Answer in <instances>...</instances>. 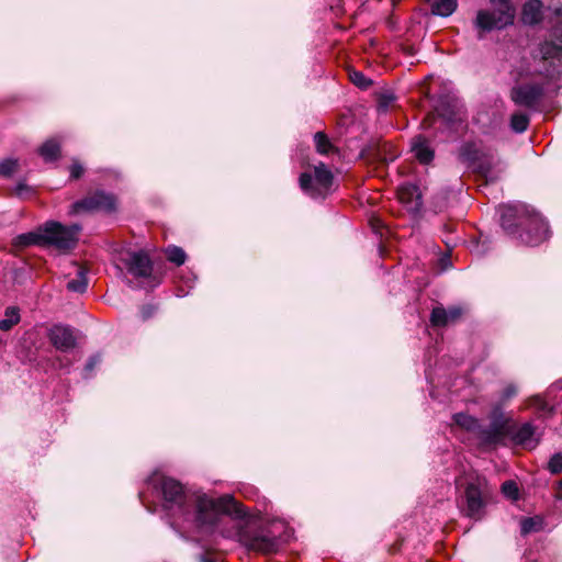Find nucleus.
Listing matches in <instances>:
<instances>
[{
  "mask_svg": "<svg viewBox=\"0 0 562 562\" xmlns=\"http://www.w3.org/2000/svg\"><path fill=\"white\" fill-rule=\"evenodd\" d=\"M147 483L161 496L166 510L192 522L198 530L211 531L223 515L243 517L246 514L243 504L229 494L214 498L189 491L178 480L160 474L151 475Z\"/></svg>",
  "mask_w": 562,
  "mask_h": 562,
  "instance_id": "obj_1",
  "label": "nucleus"
},
{
  "mask_svg": "<svg viewBox=\"0 0 562 562\" xmlns=\"http://www.w3.org/2000/svg\"><path fill=\"white\" fill-rule=\"evenodd\" d=\"M499 223L507 236L526 246H539L550 237L544 217L522 203L502 205Z\"/></svg>",
  "mask_w": 562,
  "mask_h": 562,
  "instance_id": "obj_2",
  "label": "nucleus"
},
{
  "mask_svg": "<svg viewBox=\"0 0 562 562\" xmlns=\"http://www.w3.org/2000/svg\"><path fill=\"white\" fill-rule=\"evenodd\" d=\"M243 517L229 515L233 519L239 520L237 525L238 542L247 549L262 555L276 554L280 550V539L270 529L260 525L257 520L249 518L247 508Z\"/></svg>",
  "mask_w": 562,
  "mask_h": 562,
  "instance_id": "obj_3",
  "label": "nucleus"
},
{
  "mask_svg": "<svg viewBox=\"0 0 562 562\" xmlns=\"http://www.w3.org/2000/svg\"><path fill=\"white\" fill-rule=\"evenodd\" d=\"M538 72L552 78L562 67V20L552 29L550 36L539 46Z\"/></svg>",
  "mask_w": 562,
  "mask_h": 562,
  "instance_id": "obj_4",
  "label": "nucleus"
},
{
  "mask_svg": "<svg viewBox=\"0 0 562 562\" xmlns=\"http://www.w3.org/2000/svg\"><path fill=\"white\" fill-rule=\"evenodd\" d=\"M117 206L119 202L114 193L97 189L89 191L82 199L74 202L70 205L69 214L103 213L110 215L117 211Z\"/></svg>",
  "mask_w": 562,
  "mask_h": 562,
  "instance_id": "obj_5",
  "label": "nucleus"
},
{
  "mask_svg": "<svg viewBox=\"0 0 562 562\" xmlns=\"http://www.w3.org/2000/svg\"><path fill=\"white\" fill-rule=\"evenodd\" d=\"M80 231L79 224L66 226L57 221H46L43 224L44 247L69 251L77 246Z\"/></svg>",
  "mask_w": 562,
  "mask_h": 562,
  "instance_id": "obj_6",
  "label": "nucleus"
},
{
  "mask_svg": "<svg viewBox=\"0 0 562 562\" xmlns=\"http://www.w3.org/2000/svg\"><path fill=\"white\" fill-rule=\"evenodd\" d=\"M464 507L462 512L465 517L475 521L482 520L486 515L488 504L487 486L480 480L468 482L464 492Z\"/></svg>",
  "mask_w": 562,
  "mask_h": 562,
  "instance_id": "obj_7",
  "label": "nucleus"
},
{
  "mask_svg": "<svg viewBox=\"0 0 562 562\" xmlns=\"http://www.w3.org/2000/svg\"><path fill=\"white\" fill-rule=\"evenodd\" d=\"M516 10L505 7L504 10H479L473 22L477 31V38L483 40L485 34L494 30H504L512 25Z\"/></svg>",
  "mask_w": 562,
  "mask_h": 562,
  "instance_id": "obj_8",
  "label": "nucleus"
},
{
  "mask_svg": "<svg viewBox=\"0 0 562 562\" xmlns=\"http://www.w3.org/2000/svg\"><path fill=\"white\" fill-rule=\"evenodd\" d=\"M128 273L136 279H151L156 285L161 282V278L154 271V262L145 250L128 251L126 257L122 258Z\"/></svg>",
  "mask_w": 562,
  "mask_h": 562,
  "instance_id": "obj_9",
  "label": "nucleus"
},
{
  "mask_svg": "<svg viewBox=\"0 0 562 562\" xmlns=\"http://www.w3.org/2000/svg\"><path fill=\"white\" fill-rule=\"evenodd\" d=\"M359 157L370 164L386 166L398 157V151L391 143L374 138L362 147Z\"/></svg>",
  "mask_w": 562,
  "mask_h": 562,
  "instance_id": "obj_10",
  "label": "nucleus"
},
{
  "mask_svg": "<svg viewBox=\"0 0 562 562\" xmlns=\"http://www.w3.org/2000/svg\"><path fill=\"white\" fill-rule=\"evenodd\" d=\"M544 95V88L540 83H524L515 86L510 90L512 101L528 109H535Z\"/></svg>",
  "mask_w": 562,
  "mask_h": 562,
  "instance_id": "obj_11",
  "label": "nucleus"
},
{
  "mask_svg": "<svg viewBox=\"0 0 562 562\" xmlns=\"http://www.w3.org/2000/svg\"><path fill=\"white\" fill-rule=\"evenodd\" d=\"M49 344L58 351L68 352L76 348V329L69 325L55 324L47 330Z\"/></svg>",
  "mask_w": 562,
  "mask_h": 562,
  "instance_id": "obj_12",
  "label": "nucleus"
},
{
  "mask_svg": "<svg viewBox=\"0 0 562 562\" xmlns=\"http://www.w3.org/2000/svg\"><path fill=\"white\" fill-rule=\"evenodd\" d=\"M510 426L504 423L491 422L487 427L481 426L479 441L484 447L506 446V439H509Z\"/></svg>",
  "mask_w": 562,
  "mask_h": 562,
  "instance_id": "obj_13",
  "label": "nucleus"
},
{
  "mask_svg": "<svg viewBox=\"0 0 562 562\" xmlns=\"http://www.w3.org/2000/svg\"><path fill=\"white\" fill-rule=\"evenodd\" d=\"M435 112L438 117L442 119L448 125L454 124L458 121L457 99L449 93H441L437 99Z\"/></svg>",
  "mask_w": 562,
  "mask_h": 562,
  "instance_id": "obj_14",
  "label": "nucleus"
},
{
  "mask_svg": "<svg viewBox=\"0 0 562 562\" xmlns=\"http://www.w3.org/2000/svg\"><path fill=\"white\" fill-rule=\"evenodd\" d=\"M411 150L422 165H429L435 158V149L431 147V142L423 134L415 135L411 139Z\"/></svg>",
  "mask_w": 562,
  "mask_h": 562,
  "instance_id": "obj_15",
  "label": "nucleus"
},
{
  "mask_svg": "<svg viewBox=\"0 0 562 562\" xmlns=\"http://www.w3.org/2000/svg\"><path fill=\"white\" fill-rule=\"evenodd\" d=\"M397 196L401 203L418 213L423 209V196L419 187L414 183H404L397 189Z\"/></svg>",
  "mask_w": 562,
  "mask_h": 562,
  "instance_id": "obj_16",
  "label": "nucleus"
},
{
  "mask_svg": "<svg viewBox=\"0 0 562 562\" xmlns=\"http://www.w3.org/2000/svg\"><path fill=\"white\" fill-rule=\"evenodd\" d=\"M11 246L16 250H23L31 246L44 247L43 224L34 231L15 236L11 241Z\"/></svg>",
  "mask_w": 562,
  "mask_h": 562,
  "instance_id": "obj_17",
  "label": "nucleus"
},
{
  "mask_svg": "<svg viewBox=\"0 0 562 562\" xmlns=\"http://www.w3.org/2000/svg\"><path fill=\"white\" fill-rule=\"evenodd\" d=\"M509 440L516 446H526L535 436L536 427L532 423H525L518 426L514 420L510 426Z\"/></svg>",
  "mask_w": 562,
  "mask_h": 562,
  "instance_id": "obj_18",
  "label": "nucleus"
},
{
  "mask_svg": "<svg viewBox=\"0 0 562 562\" xmlns=\"http://www.w3.org/2000/svg\"><path fill=\"white\" fill-rule=\"evenodd\" d=\"M493 168L492 159L482 154L481 157L471 166V171L475 173L480 179L483 180L484 184H488L490 182H494L495 178L491 177Z\"/></svg>",
  "mask_w": 562,
  "mask_h": 562,
  "instance_id": "obj_19",
  "label": "nucleus"
},
{
  "mask_svg": "<svg viewBox=\"0 0 562 562\" xmlns=\"http://www.w3.org/2000/svg\"><path fill=\"white\" fill-rule=\"evenodd\" d=\"M521 20L527 25H536L541 22V2L539 0H529L522 7Z\"/></svg>",
  "mask_w": 562,
  "mask_h": 562,
  "instance_id": "obj_20",
  "label": "nucleus"
},
{
  "mask_svg": "<svg viewBox=\"0 0 562 562\" xmlns=\"http://www.w3.org/2000/svg\"><path fill=\"white\" fill-rule=\"evenodd\" d=\"M37 151H38V155L46 162H54V161L58 160L61 156L60 144L55 138H49L46 142H44L40 146Z\"/></svg>",
  "mask_w": 562,
  "mask_h": 562,
  "instance_id": "obj_21",
  "label": "nucleus"
},
{
  "mask_svg": "<svg viewBox=\"0 0 562 562\" xmlns=\"http://www.w3.org/2000/svg\"><path fill=\"white\" fill-rule=\"evenodd\" d=\"M314 180L315 184L323 193V190H328L333 186L334 175L324 162H319V165L314 168Z\"/></svg>",
  "mask_w": 562,
  "mask_h": 562,
  "instance_id": "obj_22",
  "label": "nucleus"
},
{
  "mask_svg": "<svg viewBox=\"0 0 562 562\" xmlns=\"http://www.w3.org/2000/svg\"><path fill=\"white\" fill-rule=\"evenodd\" d=\"M453 423L459 426L460 428L471 431L479 437L481 424L477 418L465 414V413H457L452 416Z\"/></svg>",
  "mask_w": 562,
  "mask_h": 562,
  "instance_id": "obj_23",
  "label": "nucleus"
},
{
  "mask_svg": "<svg viewBox=\"0 0 562 562\" xmlns=\"http://www.w3.org/2000/svg\"><path fill=\"white\" fill-rule=\"evenodd\" d=\"M458 9V0H437L431 3L430 12L434 15L448 18Z\"/></svg>",
  "mask_w": 562,
  "mask_h": 562,
  "instance_id": "obj_24",
  "label": "nucleus"
},
{
  "mask_svg": "<svg viewBox=\"0 0 562 562\" xmlns=\"http://www.w3.org/2000/svg\"><path fill=\"white\" fill-rule=\"evenodd\" d=\"M483 153L479 150L473 143H465L459 151V159L470 169L471 166L481 157Z\"/></svg>",
  "mask_w": 562,
  "mask_h": 562,
  "instance_id": "obj_25",
  "label": "nucleus"
},
{
  "mask_svg": "<svg viewBox=\"0 0 562 562\" xmlns=\"http://www.w3.org/2000/svg\"><path fill=\"white\" fill-rule=\"evenodd\" d=\"M88 288L87 269L83 266L78 268L76 278L67 283V289L76 293H85Z\"/></svg>",
  "mask_w": 562,
  "mask_h": 562,
  "instance_id": "obj_26",
  "label": "nucleus"
},
{
  "mask_svg": "<svg viewBox=\"0 0 562 562\" xmlns=\"http://www.w3.org/2000/svg\"><path fill=\"white\" fill-rule=\"evenodd\" d=\"M299 184L301 190L312 198L322 196L321 190L315 184L313 176L308 172H302L299 177Z\"/></svg>",
  "mask_w": 562,
  "mask_h": 562,
  "instance_id": "obj_27",
  "label": "nucleus"
},
{
  "mask_svg": "<svg viewBox=\"0 0 562 562\" xmlns=\"http://www.w3.org/2000/svg\"><path fill=\"white\" fill-rule=\"evenodd\" d=\"M20 310L16 306H8L4 311V318L0 321V330L9 331L20 323Z\"/></svg>",
  "mask_w": 562,
  "mask_h": 562,
  "instance_id": "obj_28",
  "label": "nucleus"
},
{
  "mask_svg": "<svg viewBox=\"0 0 562 562\" xmlns=\"http://www.w3.org/2000/svg\"><path fill=\"white\" fill-rule=\"evenodd\" d=\"M314 143L316 151L321 155H328L331 151H337V148L331 144L328 136L324 132L315 133Z\"/></svg>",
  "mask_w": 562,
  "mask_h": 562,
  "instance_id": "obj_29",
  "label": "nucleus"
},
{
  "mask_svg": "<svg viewBox=\"0 0 562 562\" xmlns=\"http://www.w3.org/2000/svg\"><path fill=\"white\" fill-rule=\"evenodd\" d=\"M530 124V117L528 114L522 112H515L510 116V128L515 133H524L528 130Z\"/></svg>",
  "mask_w": 562,
  "mask_h": 562,
  "instance_id": "obj_30",
  "label": "nucleus"
},
{
  "mask_svg": "<svg viewBox=\"0 0 562 562\" xmlns=\"http://www.w3.org/2000/svg\"><path fill=\"white\" fill-rule=\"evenodd\" d=\"M166 258L169 262L175 263L177 267H180L184 265L187 260V254L186 251L176 245H169L165 249Z\"/></svg>",
  "mask_w": 562,
  "mask_h": 562,
  "instance_id": "obj_31",
  "label": "nucleus"
},
{
  "mask_svg": "<svg viewBox=\"0 0 562 562\" xmlns=\"http://www.w3.org/2000/svg\"><path fill=\"white\" fill-rule=\"evenodd\" d=\"M348 77L356 87L362 90H367L373 85V81L371 79L366 77L363 72L356 69L349 70Z\"/></svg>",
  "mask_w": 562,
  "mask_h": 562,
  "instance_id": "obj_32",
  "label": "nucleus"
},
{
  "mask_svg": "<svg viewBox=\"0 0 562 562\" xmlns=\"http://www.w3.org/2000/svg\"><path fill=\"white\" fill-rule=\"evenodd\" d=\"M19 159L7 158L0 161V178H10L19 170Z\"/></svg>",
  "mask_w": 562,
  "mask_h": 562,
  "instance_id": "obj_33",
  "label": "nucleus"
},
{
  "mask_svg": "<svg viewBox=\"0 0 562 562\" xmlns=\"http://www.w3.org/2000/svg\"><path fill=\"white\" fill-rule=\"evenodd\" d=\"M430 323L434 327H445L448 325V317L443 306H435L430 314Z\"/></svg>",
  "mask_w": 562,
  "mask_h": 562,
  "instance_id": "obj_34",
  "label": "nucleus"
},
{
  "mask_svg": "<svg viewBox=\"0 0 562 562\" xmlns=\"http://www.w3.org/2000/svg\"><path fill=\"white\" fill-rule=\"evenodd\" d=\"M541 529V522L533 517L522 518L520 521V533L527 536L531 532L539 531Z\"/></svg>",
  "mask_w": 562,
  "mask_h": 562,
  "instance_id": "obj_35",
  "label": "nucleus"
},
{
  "mask_svg": "<svg viewBox=\"0 0 562 562\" xmlns=\"http://www.w3.org/2000/svg\"><path fill=\"white\" fill-rule=\"evenodd\" d=\"M457 226L458 224L453 221H448L442 225V232L445 234L442 241L447 245V247H453L457 244L458 238L450 237V235L457 231Z\"/></svg>",
  "mask_w": 562,
  "mask_h": 562,
  "instance_id": "obj_36",
  "label": "nucleus"
},
{
  "mask_svg": "<svg viewBox=\"0 0 562 562\" xmlns=\"http://www.w3.org/2000/svg\"><path fill=\"white\" fill-rule=\"evenodd\" d=\"M101 361H102L101 353H94V355L90 356L83 367L82 378L86 380L90 379L92 376V373H93L95 367L99 366L101 363Z\"/></svg>",
  "mask_w": 562,
  "mask_h": 562,
  "instance_id": "obj_37",
  "label": "nucleus"
},
{
  "mask_svg": "<svg viewBox=\"0 0 562 562\" xmlns=\"http://www.w3.org/2000/svg\"><path fill=\"white\" fill-rule=\"evenodd\" d=\"M502 493L512 501H517L519 498V488L515 481L507 480L501 486Z\"/></svg>",
  "mask_w": 562,
  "mask_h": 562,
  "instance_id": "obj_38",
  "label": "nucleus"
},
{
  "mask_svg": "<svg viewBox=\"0 0 562 562\" xmlns=\"http://www.w3.org/2000/svg\"><path fill=\"white\" fill-rule=\"evenodd\" d=\"M490 419L491 422L496 423H504L506 426H512L513 419L509 417H506L503 412L502 404H496L493 406L491 413H490Z\"/></svg>",
  "mask_w": 562,
  "mask_h": 562,
  "instance_id": "obj_39",
  "label": "nucleus"
},
{
  "mask_svg": "<svg viewBox=\"0 0 562 562\" xmlns=\"http://www.w3.org/2000/svg\"><path fill=\"white\" fill-rule=\"evenodd\" d=\"M396 97L391 92L381 93L378 97V110L380 112H386L390 106L395 102Z\"/></svg>",
  "mask_w": 562,
  "mask_h": 562,
  "instance_id": "obj_40",
  "label": "nucleus"
},
{
  "mask_svg": "<svg viewBox=\"0 0 562 562\" xmlns=\"http://www.w3.org/2000/svg\"><path fill=\"white\" fill-rule=\"evenodd\" d=\"M547 469L554 475L562 473V452H557L551 456Z\"/></svg>",
  "mask_w": 562,
  "mask_h": 562,
  "instance_id": "obj_41",
  "label": "nucleus"
},
{
  "mask_svg": "<svg viewBox=\"0 0 562 562\" xmlns=\"http://www.w3.org/2000/svg\"><path fill=\"white\" fill-rule=\"evenodd\" d=\"M70 180H79L85 172L83 166L77 159H72V164L69 167Z\"/></svg>",
  "mask_w": 562,
  "mask_h": 562,
  "instance_id": "obj_42",
  "label": "nucleus"
},
{
  "mask_svg": "<svg viewBox=\"0 0 562 562\" xmlns=\"http://www.w3.org/2000/svg\"><path fill=\"white\" fill-rule=\"evenodd\" d=\"M518 393V389L515 384H508L504 387V390L502 391V394H501V403L499 404H504L506 402H508L509 400H512L513 397H515Z\"/></svg>",
  "mask_w": 562,
  "mask_h": 562,
  "instance_id": "obj_43",
  "label": "nucleus"
},
{
  "mask_svg": "<svg viewBox=\"0 0 562 562\" xmlns=\"http://www.w3.org/2000/svg\"><path fill=\"white\" fill-rule=\"evenodd\" d=\"M462 308L459 306H450L446 308L448 324L457 322L462 315Z\"/></svg>",
  "mask_w": 562,
  "mask_h": 562,
  "instance_id": "obj_44",
  "label": "nucleus"
},
{
  "mask_svg": "<svg viewBox=\"0 0 562 562\" xmlns=\"http://www.w3.org/2000/svg\"><path fill=\"white\" fill-rule=\"evenodd\" d=\"M156 311H157V306H155L153 304L143 305L140 308V316H142L143 321H147L150 317H153L155 315Z\"/></svg>",
  "mask_w": 562,
  "mask_h": 562,
  "instance_id": "obj_45",
  "label": "nucleus"
},
{
  "mask_svg": "<svg viewBox=\"0 0 562 562\" xmlns=\"http://www.w3.org/2000/svg\"><path fill=\"white\" fill-rule=\"evenodd\" d=\"M33 190L30 186H27L25 182L20 181L14 189V194L19 198H22L24 193H30Z\"/></svg>",
  "mask_w": 562,
  "mask_h": 562,
  "instance_id": "obj_46",
  "label": "nucleus"
},
{
  "mask_svg": "<svg viewBox=\"0 0 562 562\" xmlns=\"http://www.w3.org/2000/svg\"><path fill=\"white\" fill-rule=\"evenodd\" d=\"M403 543H404V538L402 537H398L389 548V552L391 554H397L401 552V549L403 547Z\"/></svg>",
  "mask_w": 562,
  "mask_h": 562,
  "instance_id": "obj_47",
  "label": "nucleus"
},
{
  "mask_svg": "<svg viewBox=\"0 0 562 562\" xmlns=\"http://www.w3.org/2000/svg\"><path fill=\"white\" fill-rule=\"evenodd\" d=\"M492 3L496 4V8L493 10H504L505 7L508 9H515L512 4L510 0H490Z\"/></svg>",
  "mask_w": 562,
  "mask_h": 562,
  "instance_id": "obj_48",
  "label": "nucleus"
},
{
  "mask_svg": "<svg viewBox=\"0 0 562 562\" xmlns=\"http://www.w3.org/2000/svg\"><path fill=\"white\" fill-rule=\"evenodd\" d=\"M437 113L434 111V112H429L425 119L423 120V125L424 126H427V127H430L434 125V123L436 122V119H437Z\"/></svg>",
  "mask_w": 562,
  "mask_h": 562,
  "instance_id": "obj_49",
  "label": "nucleus"
},
{
  "mask_svg": "<svg viewBox=\"0 0 562 562\" xmlns=\"http://www.w3.org/2000/svg\"><path fill=\"white\" fill-rule=\"evenodd\" d=\"M549 9L553 11V13L558 16L562 15V1L558 0L557 3L551 2L549 4Z\"/></svg>",
  "mask_w": 562,
  "mask_h": 562,
  "instance_id": "obj_50",
  "label": "nucleus"
},
{
  "mask_svg": "<svg viewBox=\"0 0 562 562\" xmlns=\"http://www.w3.org/2000/svg\"><path fill=\"white\" fill-rule=\"evenodd\" d=\"M402 52L407 56H413L416 53L413 45H402Z\"/></svg>",
  "mask_w": 562,
  "mask_h": 562,
  "instance_id": "obj_51",
  "label": "nucleus"
},
{
  "mask_svg": "<svg viewBox=\"0 0 562 562\" xmlns=\"http://www.w3.org/2000/svg\"><path fill=\"white\" fill-rule=\"evenodd\" d=\"M555 497L560 501H562V480H560L558 482V487H557V494H555Z\"/></svg>",
  "mask_w": 562,
  "mask_h": 562,
  "instance_id": "obj_52",
  "label": "nucleus"
},
{
  "mask_svg": "<svg viewBox=\"0 0 562 562\" xmlns=\"http://www.w3.org/2000/svg\"><path fill=\"white\" fill-rule=\"evenodd\" d=\"M200 562H216L214 559L207 558L205 555L200 557Z\"/></svg>",
  "mask_w": 562,
  "mask_h": 562,
  "instance_id": "obj_53",
  "label": "nucleus"
},
{
  "mask_svg": "<svg viewBox=\"0 0 562 562\" xmlns=\"http://www.w3.org/2000/svg\"><path fill=\"white\" fill-rule=\"evenodd\" d=\"M177 531H178V533H179V536H180L181 538H183V539L188 540V538L183 535V532H181V531H179V530H177Z\"/></svg>",
  "mask_w": 562,
  "mask_h": 562,
  "instance_id": "obj_54",
  "label": "nucleus"
},
{
  "mask_svg": "<svg viewBox=\"0 0 562 562\" xmlns=\"http://www.w3.org/2000/svg\"><path fill=\"white\" fill-rule=\"evenodd\" d=\"M57 360H58V361H60V367H63V366H64V363H63V361H61V358H58Z\"/></svg>",
  "mask_w": 562,
  "mask_h": 562,
  "instance_id": "obj_55",
  "label": "nucleus"
}]
</instances>
